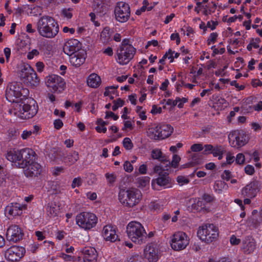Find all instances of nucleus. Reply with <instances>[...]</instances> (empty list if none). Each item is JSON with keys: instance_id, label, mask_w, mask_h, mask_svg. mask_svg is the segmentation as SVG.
Wrapping results in <instances>:
<instances>
[{"instance_id": "f257e3e1", "label": "nucleus", "mask_w": 262, "mask_h": 262, "mask_svg": "<svg viewBox=\"0 0 262 262\" xmlns=\"http://www.w3.org/2000/svg\"><path fill=\"white\" fill-rule=\"evenodd\" d=\"M38 110L37 104L34 99L25 98L19 103L12 104L9 113L11 116L26 120L35 116Z\"/></svg>"}, {"instance_id": "f03ea898", "label": "nucleus", "mask_w": 262, "mask_h": 262, "mask_svg": "<svg viewBox=\"0 0 262 262\" xmlns=\"http://www.w3.org/2000/svg\"><path fill=\"white\" fill-rule=\"evenodd\" d=\"M38 34L46 38L55 37L59 32V26L55 19L49 15L40 17L36 23Z\"/></svg>"}, {"instance_id": "7ed1b4c3", "label": "nucleus", "mask_w": 262, "mask_h": 262, "mask_svg": "<svg viewBox=\"0 0 262 262\" xmlns=\"http://www.w3.org/2000/svg\"><path fill=\"white\" fill-rule=\"evenodd\" d=\"M118 198L123 207L131 209L140 203L142 199V194L135 188L121 189L119 191Z\"/></svg>"}, {"instance_id": "20e7f679", "label": "nucleus", "mask_w": 262, "mask_h": 262, "mask_svg": "<svg viewBox=\"0 0 262 262\" xmlns=\"http://www.w3.org/2000/svg\"><path fill=\"white\" fill-rule=\"evenodd\" d=\"M35 154L34 151L28 148L20 150L13 149L9 151L6 158L9 161L14 163L18 168L24 167L27 162L30 161L33 155Z\"/></svg>"}, {"instance_id": "39448f33", "label": "nucleus", "mask_w": 262, "mask_h": 262, "mask_svg": "<svg viewBox=\"0 0 262 262\" xmlns=\"http://www.w3.org/2000/svg\"><path fill=\"white\" fill-rule=\"evenodd\" d=\"M196 233L198 238L207 244L216 241L220 235L218 227L211 223H205L200 226Z\"/></svg>"}, {"instance_id": "423d86ee", "label": "nucleus", "mask_w": 262, "mask_h": 262, "mask_svg": "<svg viewBox=\"0 0 262 262\" xmlns=\"http://www.w3.org/2000/svg\"><path fill=\"white\" fill-rule=\"evenodd\" d=\"M126 233L133 242L140 245L144 243L147 238V233L144 226L137 221H132L127 224Z\"/></svg>"}, {"instance_id": "0eeeda50", "label": "nucleus", "mask_w": 262, "mask_h": 262, "mask_svg": "<svg viewBox=\"0 0 262 262\" xmlns=\"http://www.w3.org/2000/svg\"><path fill=\"white\" fill-rule=\"evenodd\" d=\"M28 91L22 88L21 84L19 82H10L8 84L6 89V98L12 104L19 103L25 99Z\"/></svg>"}, {"instance_id": "6e6552de", "label": "nucleus", "mask_w": 262, "mask_h": 262, "mask_svg": "<svg viewBox=\"0 0 262 262\" xmlns=\"http://www.w3.org/2000/svg\"><path fill=\"white\" fill-rule=\"evenodd\" d=\"M75 220L76 225L85 231L92 230L98 223V217L96 215L89 211H83L78 213Z\"/></svg>"}, {"instance_id": "1a4fd4ad", "label": "nucleus", "mask_w": 262, "mask_h": 262, "mask_svg": "<svg viewBox=\"0 0 262 262\" xmlns=\"http://www.w3.org/2000/svg\"><path fill=\"white\" fill-rule=\"evenodd\" d=\"M128 42L126 39L123 40L117 51L116 60L120 64L128 63L135 54V48Z\"/></svg>"}, {"instance_id": "9d476101", "label": "nucleus", "mask_w": 262, "mask_h": 262, "mask_svg": "<svg viewBox=\"0 0 262 262\" xmlns=\"http://www.w3.org/2000/svg\"><path fill=\"white\" fill-rule=\"evenodd\" d=\"M189 243V237L182 231L175 232L170 237V245L174 251H179L185 249Z\"/></svg>"}, {"instance_id": "9b49d317", "label": "nucleus", "mask_w": 262, "mask_h": 262, "mask_svg": "<svg viewBox=\"0 0 262 262\" xmlns=\"http://www.w3.org/2000/svg\"><path fill=\"white\" fill-rule=\"evenodd\" d=\"M19 76L24 82L31 85L36 86L39 83V78L35 71L28 64L24 65L21 67Z\"/></svg>"}, {"instance_id": "f8f14e48", "label": "nucleus", "mask_w": 262, "mask_h": 262, "mask_svg": "<svg viewBox=\"0 0 262 262\" xmlns=\"http://www.w3.org/2000/svg\"><path fill=\"white\" fill-rule=\"evenodd\" d=\"M114 15L116 20L123 23L126 22L130 15L129 5L125 2H118L115 7Z\"/></svg>"}, {"instance_id": "ddd939ff", "label": "nucleus", "mask_w": 262, "mask_h": 262, "mask_svg": "<svg viewBox=\"0 0 262 262\" xmlns=\"http://www.w3.org/2000/svg\"><path fill=\"white\" fill-rule=\"evenodd\" d=\"M230 145L234 148H239L246 144L249 138L244 131H234L228 136Z\"/></svg>"}, {"instance_id": "4468645a", "label": "nucleus", "mask_w": 262, "mask_h": 262, "mask_svg": "<svg viewBox=\"0 0 262 262\" xmlns=\"http://www.w3.org/2000/svg\"><path fill=\"white\" fill-rule=\"evenodd\" d=\"M46 84L54 92H61L65 87L66 83L62 78L57 75H51L46 77Z\"/></svg>"}, {"instance_id": "2eb2a0df", "label": "nucleus", "mask_w": 262, "mask_h": 262, "mask_svg": "<svg viewBox=\"0 0 262 262\" xmlns=\"http://www.w3.org/2000/svg\"><path fill=\"white\" fill-rule=\"evenodd\" d=\"M151 187L155 190L171 188L172 186L171 179L166 172L160 174L158 178L151 181Z\"/></svg>"}, {"instance_id": "dca6fc26", "label": "nucleus", "mask_w": 262, "mask_h": 262, "mask_svg": "<svg viewBox=\"0 0 262 262\" xmlns=\"http://www.w3.org/2000/svg\"><path fill=\"white\" fill-rule=\"evenodd\" d=\"M34 155L30 158V161L27 162L24 167H20L24 169V173L26 177L28 178H35L40 175L42 171L41 165L37 162H34Z\"/></svg>"}, {"instance_id": "f3484780", "label": "nucleus", "mask_w": 262, "mask_h": 262, "mask_svg": "<svg viewBox=\"0 0 262 262\" xmlns=\"http://www.w3.org/2000/svg\"><path fill=\"white\" fill-rule=\"evenodd\" d=\"M25 253L26 250L23 247L12 246L6 250L5 256L7 260L15 262L24 257Z\"/></svg>"}, {"instance_id": "a211bd4d", "label": "nucleus", "mask_w": 262, "mask_h": 262, "mask_svg": "<svg viewBox=\"0 0 262 262\" xmlns=\"http://www.w3.org/2000/svg\"><path fill=\"white\" fill-rule=\"evenodd\" d=\"M143 255L148 262H157L161 256L159 246L155 244L147 245L144 249Z\"/></svg>"}, {"instance_id": "6ab92c4d", "label": "nucleus", "mask_w": 262, "mask_h": 262, "mask_svg": "<svg viewBox=\"0 0 262 262\" xmlns=\"http://www.w3.org/2000/svg\"><path fill=\"white\" fill-rule=\"evenodd\" d=\"M24 232L18 226L12 225L10 226L6 231V237L7 241L16 243L23 239Z\"/></svg>"}, {"instance_id": "aec40b11", "label": "nucleus", "mask_w": 262, "mask_h": 262, "mask_svg": "<svg viewBox=\"0 0 262 262\" xmlns=\"http://www.w3.org/2000/svg\"><path fill=\"white\" fill-rule=\"evenodd\" d=\"M83 255V260L78 257L75 259L76 262H97L98 259V252L96 250L92 247H85L82 250Z\"/></svg>"}, {"instance_id": "412c9836", "label": "nucleus", "mask_w": 262, "mask_h": 262, "mask_svg": "<svg viewBox=\"0 0 262 262\" xmlns=\"http://www.w3.org/2000/svg\"><path fill=\"white\" fill-rule=\"evenodd\" d=\"M63 50L65 54L70 56L83 49L81 43L78 40L71 38L66 41Z\"/></svg>"}, {"instance_id": "4be33fe9", "label": "nucleus", "mask_w": 262, "mask_h": 262, "mask_svg": "<svg viewBox=\"0 0 262 262\" xmlns=\"http://www.w3.org/2000/svg\"><path fill=\"white\" fill-rule=\"evenodd\" d=\"M101 235L106 242L113 243L118 239L117 228L115 226L111 225H106L103 227Z\"/></svg>"}, {"instance_id": "5701e85b", "label": "nucleus", "mask_w": 262, "mask_h": 262, "mask_svg": "<svg viewBox=\"0 0 262 262\" xmlns=\"http://www.w3.org/2000/svg\"><path fill=\"white\" fill-rule=\"evenodd\" d=\"M260 190V186L258 182L252 181L242 189V194L245 196L253 199L255 198Z\"/></svg>"}, {"instance_id": "b1692460", "label": "nucleus", "mask_w": 262, "mask_h": 262, "mask_svg": "<svg viewBox=\"0 0 262 262\" xmlns=\"http://www.w3.org/2000/svg\"><path fill=\"white\" fill-rule=\"evenodd\" d=\"M26 208V205L18 203H12L5 208V214L9 218L22 214L23 210Z\"/></svg>"}, {"instance_id": "393cba45", "label": "nucleus", "mask_w": 262, "mask_h": 262, "mask_svg": "<svg viewBox=\"0 0 262 262\" xmlns=\"http://www.w3.org/2000/svg\"><path fill=\"white\" fill-rule=\"evenodd\" d=\"M69 56V61L71 64L75 68H78L84 63L86 53L83 49Z\"/></svg>"}, {"instance_id": "a878e982", "label": "nucleus", "mask_w": 262, "mask_h": 262, "mask_svg": "<svg viewBox=\"0 0 262 262\" xmlns=\"http://www.w3.org/2000/svg\"><path fill=\"white\" fill-rule=\"evenodd\" d=\"M256 247V242L254 238L247 236L243 239L241 248L244 253L250 254L254 252Z\"/></svg>"}, {"instance_id": "bb28decb", "label": "nucleus", "mask_w": 262, "mask_h": 262, "mask_svg": "<svg viewBox=\"0 0 262 262\" xmlns=\"http://www.w3.org/2000/svg\"><path fill=\"white\" fill-rule=\"evenodd\" d=\"M159 125L158 123L149 125L146 128V135L151 140L160 141Z\"/></svg>"}, {"instance_id": "cd10ccee", "label": "nucleus", "mask_w": 262, "mask_h": 262, "mask_svg": "<svg viewBox=\"0 0 262 262\" xmlns=\"http://www.w3.org/2000/svg\"><path fill=\"white\" fill-rule=\"evenodd\" d=\"M160 141L168 138L172 134L173 128L169 124L159 123Z\"/></svg>"}, {"instance_id": "c85d7f7f", "label": "nucleus", "mask_w": 262, "mask_h": 262, "mask_svg": "<svg viewBox=\"0 0 262 262\" xmlns=\"http://www.w3.org/2000/svg\"><path fill=\"white\" fill-rule=\"evenodd\" d=\"M59 206L55 202H50L46 208L47 215L50 217L57 216L59 213Z\"/></svg>"}, {"instance_id": "c756f323", "label": "nucleus", "mask_w": 262, "mask_h": 262, "mask_svg": "<svg viewBox=\"0 0 262 262\" xmlns=\"http://www.w3.org/2000/svg\"><path fill=\"white\" fill-rule=\"evenodd\" d=\"M87 84L89 86L96 88H98L101 83V80L97 74L92 73L87 78Z\"/></svg>"}, {"instance_id": "7c9ffc66", "label": "nucleus", "mask_w": 262, "mask_h": 262, "mask_svg": "<svg viewBox=\"0 0 262 262\" xmlns=\"http://www.w3.org/2000/svg\"><path fill=\"white\" fill-rule=\"evenodd\" d=\"M196 2V6L194 8V11L199 13L201 11H203L204 15H207L210 13V12L208 10V7L207 4H203V2H199V0H195Z\"/></svg>"}, {"instance_id": "2f4dec72", "label": "nucleus", "mask_w": 262, "mask_h": 262, "mask_svg": "<svg viewBox=\"0 0 262 262\" xmlns=\"http://www.w3.org/2000/svg\"><path fill=\"white\" fill-rule=\"evenodd\" d=\"M150 179L148 176H142L137 178V184L138 187L144 188L148 187Z\"/></svg>"}, {"instance_id": "473e14b6", "label": "nucleus", "mask_w": 262, "mask_h": 262, "mask_svg": "<svg viewBox=\"0 0 262 262\" xmlns=\"http://www.w3.org/2000/svg\"><path fill=\"white\" fill-rule=\"evenodd\" d=\"M225 152V148L221 145L214 146L212 154L214 157H217L219 160H222Z\"/></svg>"}, {"instance_id": "72a5a7b5", "label": "nucleus", "mask_w": 262, "mask_h": 262, "mask_svg": "<svg viewBox=\"0 0 262 262\" xmlns=\"http://www.w3.org/2000/svg\"><path fill=\"white\" fill-rule=\"evenodd\" d=\"M97 126L95 127V129L98 133H105L106 132V121L102 120L101 119H99L97 121Z\"/></svg>"}, {"instance_id": "f704fd0d", "label": "nucleus", "mask_w": 262, "mask_h": 262, "mask_svg": "<svg viewBox=\"0 0 262 262\" xmlns=\"http://www.w3.org/2000/svg\"><path fill=\"white\" fill-rule=\"evenodd\" d=\"M227 106V102L224 98H219L213 104V107L217 110H222Z\"/></svg>"}, {"instance_id": "c9c22d12", "label": "nucleus", "mask_w": 262, "mask_h": 262, "mask_svg": "<svg viewBox=\"0 0 262 262\" xmlns=\"http://www.w3.org/2000/svg\"><path fill=\"white\" fill-rule=\"evenodd\" d=\"M213 188L215 192L220 193L224 189L227 188V185L222 181H216L214 183Z\"/></svg>"}, {"instance_id": "e433bc0d", "label": "nucleus", "mask_w": 262, "mask_h": 262, "mask_svg": "<svg viewBox=\"0 0 262 262\" xmlns=\"http://www.w3.org/2000/svg\"><path fill=\"white\" fill-rule=\"evenodd\" d=\"M179 53L169 49L164 55L163 58H167L169 60L170 62H172L174 58L179 57Z\"/></svg>"}, {"instance_id": "4c0bfd02", "label": "nucleus", "mask_w": 262, "mask_h": 262, "mask_svg": "<svg viewBox=\"0 0 262 262\" xmlns=\"http://www.w3.org/2000/svg\"><path fill=\"white\" fill-rule=\"evenodd\" d=\"M235 161V157L230 152H228L226 155V161L222 164V167H225L228 165H231Z\"/></svg>"}, {"instance_id": "58836bf2", "label": "nucleus", "mask_w": 262, "mask_h": 262, "mask_svg": "<svg viewBox=\"0 0 262 262\" xmlns=\"http://www.w3.org/2000/svg\"><path fill=\"white\" fill-rule=\"evenodd\" d=\"M106 182L110 185H113L117 180V175L115 172H106L105 174Z\"/></svg>"}, {"instance_id": "ea45409f", "label": "nucleus", "mask_w": 262, "mask_h": 262, "mask_svg": "<svg viewBox=\"0 0 262 262\" xmlns=\"http://www.w3.org/2000/svg\"><path fill=\"white\" fill-rule=\"evenodd\" d=\"M260 39L259 38L252 39L247 47L248 51H251L252 48L257 49L259 47Z\"/></svg>"}, {"instance_id": "a19ab883", "label": "nucleus", "mask_w": 262, "mask_h": 262, "mask_svg": "<svg viewBox=\"0 0 262 262\" xmlns=\"http://www.w3.org/2000/svg\"><path fill=\"white\" fill-rule=\"evenodd\" d=\"M122 145L124 148L127 150H131L134 147L133 143L128 137H125L122 140Z\"/></svg>"}, {"instance_id": "79ce46f5", "label": "nucleus", "mask_w": 262, "mask_h": 262, "mask_svg": "<svg viewBox=\"0 0 262 262\" xmlns=\"http://www.w3.org/2000/svg\"><path fill=\"white\" fill-rule=\"evenodd\" d=\"M123 126L122 130L125 132H128L132 130L134 128V122L130 120H124L123 122Z\"/></svg>"}, {"instance_id": "37998d69", "label": "nucleus", "mask_w": 262, "mask_h": 262, "mask_svg": "<svg viewBox=\"0 0 262 262\" xmlns=\"http://www.w3.org/2000/svg\"><path fill=\"white\" fill-rule=\"evenodd\" d=\"M142 257L139 254L134 253L129 255L125 262H142Z\"/></svg>"}, {"instance_id": "c03bdc74", "label": "nucleus", "mask_w": 262, "mask_h": 262, "mask_svg": "<svg viewBox=\"0 0 262 262\" xmlns=\"http://www.w3.org/2000/svg\"><path fill=\"white\" fill-rule=\"evenodd\" d=\"M151 157L152 159L159 160L162 157V152L159 148L153 149L151 151Z\"/></svg>"}, {"instance_id": "a18cd8bd", "label": "nucleus", "mask_w": 262, "mask_h": 262, "mask_svg": "<svg viewBox=\"0 0 262 262\" xmlns=\"http://www.w3.org/2000/svg\"><path fill=\"white\" fill-rule=\"evenodd\" d=\"M177 182L180 186L189 183V180L187 176H179L177 178Z\"/></svg>"}, {"instance_id": "49530a36", "label": "nucleus", "mask_w": 262, "mask_h": 262, "mask_svg": "<svg viewBox=\"0 0 262 262\" xmlns=\"http://www.w3.org/2000/svg\"><path fill=\"white\" fill-rule=\"evenodd\" d=\"M194 207L199 211L206 210V204L202 198L199 199L197 202L194 205Z\"/></svg>"}, {"instance_id": "de8ad7c7", "label": "nucleus", "mask_w": 262, "mask_h": 262, "mask_svg": "<svg viewBox=\"0 0 262 262\" xmlns=\"http://www.w3.org/2000/svg\"><path fill=\"white\" fill-rule=\"evenodd\" d=\"M73 10L72 8H64L62 10L61 14L64 18L69 19L72 17Z\"/></svg>"}, {"instance_id": "09e8293b", "label": "nucleus", "mask_w": 262, "mask_h": 262, "mask_svg": "<svg viewBox=\"0 0 262 262\" xmlns=\"http://www.w3.org/2000/svg\"><path fill=\"white\" fill-rule=\"evenodd\" d=\"M118 86H108L105 88V92L104 93V95H110L111 94L115 95V96H117V89Z\"/></svg>"}, {"instance_id": "8fccbe9b", "label": "nucleus", "mask_w": 262, "mask_h": 262, "mask_svg": "<svg viewBox=\"0 0 262 262\" xmlns=\"http://www.w3.org/2000/svg\"><path fill=\"white\" fill-rule=\"evenodd\" d=\"M100 37L104 41L108 40L111 37L110 29L108 28H104L100 34Z\"/></svg>"}, {"instance_id": "3c124183", "label": "nucleus", "mask_w": 262, "mask_h": 262, "mask_svg": "<svg viewBox=\"0 0 262 262\" xmlns=\"http://www.w3.org/2000/svg\"><path fill=\"white\" fill-rule=\"evenodd\" d=\"M235 163L238 165H243L245 163V156L242 153H238L235 158Z\"/></svg>"}, {"instance_id": "603ef678", "label": "nucleus", "mask_w": 262, "mask_h": 262, "mask_svg": "<svg viewBox=\"0 0 262 262\" xmlns=\"http://www.w3.org/2000/svg\"><path fill=\"white\" fill-rule=\"evenodd\" d=\"M113 103L114 105L112 106V110L114 111H116L119 107H121L124 104V101L120 98H118L114 100Z\"/></svg>"}, {"instance_id": "864d4df0", "label": "nucleus", "mask_w": 262, "mask_h": 262, "mask_svg": "<svg viewBox=\"0 0 262 262\" xmlns=\"http://www.w3.org/2000/svg\"><path fill=\"white\" fill-rule=\"evenodd\" d=\"M64 168L62 166H55L51 169V172L54 176H57L63 172Z\"/></svg>"}, {"instance_id": "5fc2aeb1", "label": "nucleus", "mask_w": 262, "mask_h": 262, "mask_svg": "<svg viewBox=\"0 0 262 262\" xmlns=\"http://www.w3.org/2000/svg\"><path fill=\"white\" fill-rule=\"evenodd\" d=\"M181 161V157L178 155L174 154L172 156V158L170 165L173 168H177Z\"/></svg>"}, {"instance_id": "6e6d98bb", "label": "nucleus", "mask_w": 262, "mask_h": 262, "mask_svg": "<svg viewBox=\"0 0 262 262\" xmlns=\"http://www.w3.org/2000/svg\"><path fill=\"white\" fill-rule=\"evenodd\" d=\"M149 3L147 0H144L143 1V6L140 9H137L136 11V14L138 15H141L143 12L146 10L147 6H148Z\"/></svg>"}, {"instance_id": "4d7b16f0", "label": "nucleus", "mask_w": 262, "mask_h": 262, "mask_svg": "<svg viewBox=\"0 0 262 262\" xmlns=\"http://www.w3.org/2000/svg\"><path fill=\"white\" fill-rule=\"evenodd\" d=\"M136 112L138 113L139 118L142 120H145L146 119L147 116L145 114V112L143 110L142 107L137 106L136 108Z\"/></svg>"}, {"instance_id": "13d9d810", "label": "nucleus", "mask_w": 262, "mask_h": 262, "mask_svg": "<svg viewBox=\"0 0 262 262\" xmlns=\"http://www.w3.org/2000/svg\"><path fill=\"white\" fill-rule=\"evenodd\" d=\"M245 172L249 176H252L255 173V168L251 165H247L244 168Z\"/></svg>"}, {"instance_id": "bf43d9fd", "label": "nucleus", "mask_w": 262, "mask_h": 262, "mask_svg": "<svg viewBox=\"0 0 262 262\" xmlns=\"http://www.w3.org/2000/svg\"><path fill=\"white\" fill-rule=\"evenodd\" d=\"M217 36L218 34L216 32L211 33L207 39L208 44L211 45L214 43L216 41Z\"/></svg>"}, {"instance_id": "052dcab7", "label": "nucleus", "mask_w": 262, "mask_h": 262, "mask_svg": "<svg viewBox=\"0 0 262 262\" xmlns=\"http://www.w3.org/2000/svg\"><path fill=\"white\" fill-rule=\"evenodd\" d=\"M68 158L70 164H73L78 160V154L77 152H74L71 156H69Z\"/></svg>"}, {"instance_id": "680f3d73", "label": "nucleus", "mask_w": 262, "mask_h": 262, "mask_svg": "<svg viewBox=\"0 0 262 262\" xmlns=\"http://www.w3.org/2000/svg\"><path fill=\"white\" fill-rule=\"evenodd\" d=\"M82 181L80 177H78L75 178L73 179L72 181L71 187H72V188H74L76 187H79L82 185Z\"/></svg>"}, {"instance_id": "e2e57ef3", "label": "nucleus", "mask_w": 262, "mask_h": 262, "mask_svg": "<svg viewBox=\"0 0 262 262\" xmlns=\"http://www.w3.org/2000/svg\"><path fill=\"white\" fill-rule=\"evenodd\" d=\"M39 54V51L37 49H33L27 54V58L32 59L34 57L38 56Z\"/></svg>"}, {"instance_id": "0e129e2a", "label": "nucleus", "mask_w": 262, "mask_h": 262, "mask_svg": "<svg viewBox=\"0 0 262 262\" xmlns=\"http://www.w3.org/2000/svg\"><path fill=\"white\" fill-rule=\"evenodd\" d=\"M32 135V133L31 130H29L27 129H25L23 131V132L20 135V137L23 140H27L29 138H30Z\"/></svg>"}, {"instance_id": "69168bd1", "label": "nucleus", "mask_w": 262, "mask_h": 262, "mask_svg": "<svg viewBox=\"0 0 262 262\" xmlns=\"http://www.w3.org/2000/svg\"><path fill=\"white\" fill-rule=\"evenodd\" d=\"M190 148L192 151L197 152L202 150L204 148L201 144H194L191 146Z\"/></svg>"}, {"instance_id": "338daca9", "label": "nucleus", "mask_w": 262, "mask_h": 262, "mask_svg": "<svg viewBox=\"0 0 262 262\" xmlns=\"http://www.w3.org/2000/svg\"><path fill=\"white\" fill-rule=\"evenodd\" d=\"M202 199L204 201L205 204H206L207 203H211L214 200L213 196L210 194H204L202 196Z\"/></svg>"}, {"instance_id": "774afa93", "label": "nucleus", "mask_w": 262, "mask_h": 262, "mask_svg": "<svg viewBox=\"0 0 262 262\" xmlns=\"http://www.w3.org/2000/svg\"><path fill=\"white\" fill-rule=\"evenodd\" d=\"M123 167L125 171L128 172H130L133 170V166L128 161H125L123 164Z\"/></svg>"}]
</instances>
